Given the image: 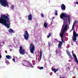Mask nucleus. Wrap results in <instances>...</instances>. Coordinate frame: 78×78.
Segmentation results:
<instances>
[{
	"label": "nucleus",
	"instance_id": "38",
	"mask_svg": "<svg viewBox=\"0 0 78 78\" xmlns=\"http://www.w3.org/2000/svg\"><path fill=\"white\" fill-rule=\"evenodd\" d=\"M72 45H73V43H72Z\"/></svg>",
	"mask_w": 78,
	"mask_h": 78
},
{
	"label": "nucleus",
	"instance_id": "8",
	"mask_svg": "<svg viewBox=\"0 0 78 78\" xmlns=\"http://www.w3.org/2000/svg\"><path fill=\"white\" fill-rule=\"evenodd\" d=\"M72 53L73 55V57L74 58V59L76 62L77 64H78V60L76 57V55H75V54H74V53H73V52H72Z\"/></svg>",
	"mask_w": 78,
	"mask_h": 78
},
{
	"label": "nucleus",
	"instance_id": "34",
	"mask_svg": "<svg viewBox=\"0 0 78 78\" xmlns=\"http://www.w3.org/2000/svg\"><path fill=\"white\" fill-rule=\"evenodd\" d=\"M55 41H58V40L57 39H55Z\"/></svg>",
	"mask_w": 78,
	"mask_h": 78
},
{
	"label": "nucleus",
	"instance_id": "42",
	"mask_svg": "<svg viewBox=\"0 0 78 78\" xmlns=\"http://www.w3.org/2000/svg\"><path fill=\"white\" fill-rule=\"evenodd\" d=\"M38 61H39V59H38Z\"/></svg>",
	"mask_w": 78,
	"mask_h": 78
},
{
	"label": "nucleus",
	"instance_id": "4",
	"mask_svg": "<svg viewBox=\"0 0 78 78\" xmlns=\"http://www.w3.org/2000/svg\"><path fill=\"white\" fill-rule=\"evenodd\" d=\"M0 3H1L2 6L4 7H8V3L7 1V0H0Z\"/></svg>",
	"mask_w": 78,
	"mask_h": 78
},
{
	"label": "nucleus",
	"instance_id": "18",
	"mask_svg": "<svg viewBox=\"0 0 78 78\" xmlns=\"http://www.w3.org/2000/svg\"><path fill=\"white\" fill-rule=\"evenodd\" d=\"M51 36V33H49L48 34V35L47 36V38H49L50 37V36Z\"/></svg>",
	"mask_w": 78,
	"mask_h": 78
},
{
	"label": "nucleus",
	"instance_id": "11",
	"mask_svg": "<svg viewBox=\"0 0 78 78\" xmlns=\"http://www.w3.org/2000/svg\"><path fill=\"white\" fill-rule=\"evenodd\" d=\"M66 52L67 54V55H68L70 57V58H71L72 59H73V58H72L70 53H69V51L68 50H67L66 51Z\"/></svg>",
	"mask_w": 78,
	"mask_h": 78
},
{
	"label": "nucleus",
	"instance_id": "28",
	"mask_svg": "<svg viewBox=\"0 0 78 78\" xmlns=\"http://www.w3.org/2000/svg\"><path fill=\"white\" fill-rule=\"evenodd\" d=\"M13 60L14 61V62H16L15 61V59L13 58Z\"/></svg>",
	"mask_w": 78,
	"mask_h": 78
},
{
	"label": "nucleus",
	"instance_id": "26",
	"mask_svg": "<svg viewBox=\"0 0 78 78\" xmlns=\"http://www.w3.org/2000/svg\"><path fill=\"white\" fill-rule=\"evenodd\" d=\"M27 65L26 66L27 67H29V65H30V64L29 63H27Z\"/></svg>",
	"mask_w": 78,
	"mask_h": 78
},
{
	"label": "nucleus",
	"instance_id": "15",
	"mask_svg": "<svg viewBox=\"0 0 78 78\" xmlns=\"http://www.w3.org/2000/svg\"><path fill=\"white\" fill-rule=\"evenodd\" d=\"M6 58L8 59H11V56H10V55H7L6 56Z\"/></svg>",
	"mask_w": 78,
	"mask_h": 78
},
{
	"label": "nucleus",
	"instance_id": "19",
	"mask_svg": "<svg viewBox=\"0 0 78 78\" xmlns=\"http://www.w3.org/2000/svg\"><path fill=\"white\" fill-rule=\"evenodd\" d=\"M55 14L56 16H58V11L57 10H56L55 12Z\"/></svg>",
	"mask_w": 78,
	"mask_h": 78
},
{
	"label": "nucleus",
	"instance_id": "13",
	"mask_svg": "<svg viewBox=\"0 0 78 78\" xmlns=\"http://www.w3.org/2000/svg\"><path fill=\"white\" fill-rule=\"evenodd\" d=\"M53 71H54V73H55L57 71H58V68L56 69V68H53L52 69Z\"/></svg>",
	"mask_w": 78,
	"mask_h": 78
},
{
	"label": "nucleus",
	"instance_id": "27",
	"mask_svg": "<svg viewBox=\"0 0 78 78\" xmlns=\"http://www.w3.org/2000/svg\"><path fill=\"white\" fill-rule=\"evenodd\" d=\"M41 17H43L44 16L42 13L41 14Z\"/></svg>",
	"mask_w": 78,
	"mask_h": 78
},
{
	"label": "nucleus",
	"instance_id": "39",
	"mask_svg": "<svg viewBox=\"0 0 78 78\" xmlns=\"http://www.w3.org/2000/svg\"><path fill=\"white\" fill-rule=\"evenodd\" d=\"M3 44H5V43H4V42H3Z\"/></svg>",
	"mask_w": 78,
	"mask_h": 78
},
{
	"label": "nucleus",
	"instance_id": "22",
	"mask_svg": "<svg viewBox=\"0 0 78 78\" xmlns=\"http://www.w3.org/2000/svg\"><path fill=\"white\" fill-rule=\"evenodd\" d=\"M39 69H44V68L43 66H41V67H40Z\"/></svg>",
	"mask_w": 78,
	"mask_h": 78
},
{
	"label": "nucleus",
	"instance_id": "7",
	"mask_svg": "<svg viewBox=\"0 0 78 78\" xmlns=\"http://www.w3.org/2000/svg\"><path fill=\"white\" fill-rule=\"evenodd\" d=\"M73 36H74V37L73 38V41H75L77 40L76 37L78 36V34L76 33L75 31H73Z\"/></svg>",
	"mask_w": 78,
	"mask_h": 78
},
{
	"label": "nucleus",
	"instance_id": "21",
	"mask_svg": "<svg viewBox=\"0 0 78 78\" xmlns=\"http://www.w3.org/2000/svg\"><path fill=\"white\" fill-rule=\"evenodd\" d=\"M22 50H23V49H22V46H20V50H19V51H20Z\"/></svg>",
	"mask_w": 78,
	"mask_h": 78
},
{
	"label": "nucleus",
	"instance_id": "3",
	"mask_svg": "<svg viewBox=\"0 0 78 78\" xmlns=\"http://www.w3.org/2000/svg\"><path fill=\"white\" fill-rule=\"evenodd\" d=\"M68 17L69 22H70V18L69 15L66 14V13H62L60 15L61 19H62L64 21L66 20V21L68 20Z\"/></svg>",
	"mask_w": 78,
	"mask_h": 78
},
{
	"label": "nucleus",
	"instance_id": "9",
	"mask_svg": "<svg viewBox=\"0 0 78 78\" xmlns=\"http://www.w3.org/2000/svg\"><path fill=\"white\" fill-rule=\"evenodd\" d=\"M61 9L62 10H65L66 9V6L64 4H62L61 6Z\"/></svg>",
	"mask_w": 78,
	"mask_h": 78
},
{
	"label": "nucleus",
	"instance_id": "33",
	"mask_svg": "<svg viewBox=\"0 0 78 78\" xmlns=\"http://www.w3.org/2000/svg\"><path fill=\"white\" fill-rule=\"evenodd\" d=\"M76 4L78 5V2L77 1L76 2Z\"/></svg>",
	"mask_w": 78,
	"mask_h": 78
},
{
	"label": "nucleus",
	"instance_id": "40",
	"mask_svg": "<svg viewBox=\"0 0 78 78\" xmlns=\"http://www.w3.org/2000/svg\"><path fill=\"white\" fill-rule=\"evenodd\" d=\"M8 16H9V15H8Z\"/></svg>",
	"mask_w": 78,
	"mask_h": 78
},
{
	"label": "nucleus",
	"instance_id": "2",
	"mask_svg": "<svg viewBox=\"0 0 78 78\" xmlns=\"http://www.w3.org/2000/svg\"><path fill=\"white\" fill-rule=\"evenodd\" d=\"M9 18L8 16L3 15H1L0 18V23L5 26L7 28H10V23L9 22Z\"/></svg>",
	"mask_w": 78,
	"mask_h": 78
},
{
	"label": "nucleus",
	"instance_id": "29",
	"mask_svg": "<svg viewBox=\"0 0 78 78\" xmlns=\"http://www.w3.org/2000/svg\"><path fill=\"white\" fill-rule=\"evenodd\" d=\"M23 62H26L27 60H23Z\"/></svg>",
	"mask_w": 78,
	"mask_h": 78
},
{
	"label": "nucleus",
	"instance_id": "5",
	"mask_svg": "<svg viewBox=\"0 0 78 78\" xmlns=\"http://www.w3.org/2000/svg\"><path fill=\"white\" fill-rule=\"evenodd\" d=\"M35 50V46L32 43H31L30 44V53L32 54H34V51Z\"/></svg>",
	"mask_w": 78,
	"mask_h": 78
},
{
	"label": "nucleus",
	"instance_id": "36",
	"mask_svg": "<svg viewBox=\"0 0 78 78\" xmlns=\"http://www.w3.org/2000/svg\"><path fill=\"white\" fill-rule=\"evenodd\" d=\"M35 42H37L36 40H35Z\"/></svg>",
	"mask_w": 78,
	"mask_h": 78
},
{
	"label": "nucleus",
	"instance_id": "14",
	"mask_svg": "<svg viewBox=\"0 0 78 78\" xmlns=\"http://www.w3.org/2000/svg\"><path fill=\"white\" fill-rule=\"evenodd\" d=\"M40 58L39 62H40V61H41V60L42 58V50H40Z\"/></svg>",
	"mask_w": 78,
	"mask_h": 78
},
{
	"label": "nucleus",
	"instance_id": "12",
	"mask_svg": "<svg viewBox=\"0 0 78 78\" xmlns=\"http://www.w3.org/2000/svg\"><path fill=\"white\" fill-rule=\"evenodd\" d=\"M8 31L10 33H14L15 32L12 29L10 28L8 30Z\"/></svg>",
	"mask_w": 78,
	"mask_h": 78
},
{
	"label": "nucleus",
	"instance_id": "23",
	"mask_svg": "<svg viewBox=\"0 0 78 78\" xmlns=\"http://www.w3.org/2000/svg\"><path fill=\"white\" fill-rule=\"evenodd\" d=\"M30 66H31V67H32V68H33L34 66L31 63H30Z\"/></svg>",
	"mask_w": 78,
	"mask_h": 78
},
{
	"label": "nucleus",
	"instance_id": "25",
	"mask_svg": "<svg viewBox=\"0 0 78 78\" xmlns=\"http://www.w3.org/2000/svg\"><path fill=\"white\" fill-rule=\"evenodd\" d=\"M48 46H50L51 45V44L50 42H49L48 43Z\"/></svg>",
	"mask_w": 78,
	"mask_h": 78
},
{
	"label": "nucleus",
	"instance_id": "16",
	"mask_svg": "<svg viewBox=\"0 0 78 78\" xmlns=\"http://www.w3.org/2000/svg\"><path fill=\"white\" fill-rule=\"evenodd\" d=\"M76 22H77V21H76L75 20V22L74 23H73V25L72 26V29L71 30V31H72L73 30L75 24V23H76Z\"/></svg>",
	"mask_w": 78,
	"mask_h": 78
},
{
	"label": "nucleus",
	"instance_id": "6",
	"mask_svg": "<svg viewBox=\"0 0 78 78\" xmlns=\"http://www.w3.org/2000/svg\"><path fill=\"white\" fill-rule=\"evenodd\" d=\"M23 36L25 40H28V39L29 35H28V33L27 30L25 31V34L23 35Z\"/></svg>",
	"mask_w": 78,
	"mask_h": 78
},
{
	"label": "nucleus",
	"instance_id": "24",
	"mask_svg": "<svg viewBox=\"0 0 78 78\" xmlns=\"http://www.w3.org/2000/svg\"><path fill=\"white\" fill-rule=\"evenodd\" d=\"M14 5H12L11 7L12 9H14Z\"/></svg>",
	"mask_w": 78,
	"mask_h": 78
},
{
	"label": "nucleus",
	"instance_id": "35",
	"mask_svg": "<svg viewBox=\"0 0 78 78\" xmlns=\"http://www.w3.org/2000/svg\"><path fill=\"white\" fill-rule=\"evenodd\" d=\"M56 53H57V51H56Z\"/></svg>",
	"mask_w": 78,
	"mask_h": 78
},
{
	"label": "nucleus",
	"instance_id": "20",
	"mask_svg": "<svg viewBox=\"0 0 78 78\" xmlns=\"http://www.w3.org/2000/svg\"><path fill=\"white\" fill-rule=\"evenodd\" d=\"M30 20H32V15H30Z\"/></svg>",
	"mask_w": 78,
	"mask_h": 78
},
{
	"label": "nucleus",
	"instance_id": "30",
	"mask_svg": "<svg viewBox=\"0 0 78 78\" xmlns=\"http://www.w3.org/2000/svg\"><path fill=\"white\" fill-rule=\"evenodd\" d=\"M60 78H64V77H62L61 76H60Z\"/></svg>",
	"mask_w": 78,
	"mask_h": 78
},
{
	"label": "nucleus",
	"instance_id": "17",
	"mask_svg": "<svg viewBox=\"0 0 78 78\" xmlns=\"http://www.w3.org/2000/svg\"><path fill=\"white\" fill-rule=\"evenodd\" d=\"M44 26L45 28H47L48 27V24L47 22H44Z\"/></svg>",
	"mask_w": 78,
	"mask_h": 78
},
{
	"label": "nucleus",
	"instance_id": "31",
	"mask_svg": "<svg viewBox=\"0 0 78 78\" xmlns=\"http://www.w3.org/2000/svg\"><path fill=\"white\" fill-rule=\"evenodd\" d=\"M28 20H30V15L28 16Z\"/></svg>",
	"mask_w": 78,
	"mask_h": 78
},
{
	"label": "nucleus",
	"instance_id": "10",
	"mask_svg": "<svg viewBox=\"0 0 78 78\" xmlns=\"http://www.w3.org/2000/svg\"><path fill=\"white\" fill-rule=\"evenodd\" d=\"M19 52L21 55H24L25 54V49H23V50L19 51Z\"/></svg>",
	"mask_w": 78,
	"mask_h": 78
},
{
	"label": "nucleus",
	"instance_id": "32",
	"mask_svg": "<svg viewBox=\"0 0 78 78\" xmlns=\"http://www.w3.org/2000/svg\"><path fill=\"white\" fill-rule=\"evenodd\" d=\"M9 47H12V46L11 45H10L8 46Z\"/></svg>",
	"mask_w": 78,
	"mask_h": 78
},
{
	"label": "nucleus",
	"instance_id": "41",
	"mask_svg": "<svg viewBox=\"0 0 78 78\" xmlns=\"http://www.w3.org/2000/svg\"><path fill=\"white\" fill-rule=\"evenodd\" d=\"M54 18H53V19H54Z\"/></svg>",
	"mask_w": 78,
	"mask_h": 78
},
{
	"label": "nucleus",
	"instance_id": "1",
	"mask_svg": "<svg viewBox=\"0 0 78 78\" xmlns=\"http://www.w3.org/2000/svg\"><path fill=\"white\" fill-rule=\"evenodd\" d=\"M68 27V23H67L65 22H64L62 26V28H63V30L62 31V32H61L59 34V35L61 37V40L62 41V42L61 41H59V43L58 44V47L59 49H61V48L62 46V42H64L63 36L64 35V32H65L66 30H67Z\"/></svg>",
	"mask_w": 78,
	"mask_h": 78
},
{
	"label": "nucleus",
	"instance_id": "37",
	"mask_svg": "<svg viewBox=\"0 0 78 78\" xmlns=\"http://www.w3.org/2000/svg\"><path fill=\"white\" fill-rule=\"evenodd\" d=\"M68 69L69 68V66H68Z\"/></svg>",
	"mask_w": 78,
	"mask_h": 78
}]
</instances>
